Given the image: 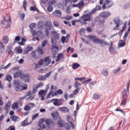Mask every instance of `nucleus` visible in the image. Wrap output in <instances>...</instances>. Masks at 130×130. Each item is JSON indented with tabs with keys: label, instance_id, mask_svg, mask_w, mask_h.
<instances>
[{
	"label": "nucleus",
	"instance_id": "obj_50",
	"mask_svg": "<svg viewBox=\"0 0 130 130\" xmlns=\"http://www.w3.org/2000/svg\"><path fill=\"white\" fill-rule=\"evenodd\" d=\"M100 98V95H99V94H95V93L93 94V99H99V98Z\"/></svg>",
	"mask_w": 130,
	"mask_h": 130
},
{
	"label": "nucleus",
	"instance_id": "obj_39",
	"mask_svg": "<svg viewBox=\"0 0 130 130\" xmlns=\"http://www.w3.org/2000/svg\"><path fill=\"white\" fill-rule=\"evenodd\" d=\"M46 123L48 125H50V124H51V123H52V121H51V119H47L46 120Z\"/></svg>",
	"mask_w": 130,
	"mask_h": 130
},
{
	"label": "nucleus",
	"instance_id": "obj_22",
	"mask_svg": "<svg viewBox=\"0 0 130 130\" xmlns=\"http://www.w3.org/2000/svg\"><path fill=\"white\" fill-rule=\"evenodd\" d=\"M73 70H77L78 68H80L81 67V65L79 64V63H73L72 65Z\"/></svg>",
	"mask_w": 130,
	"mask_h": 130
},
{
	"label": "nucleus",
	"instance_id": "obj_5",
	"mask_svg": "<svg viewBox=\"0 0 130 130\" xmlns=\"http://www.w3.org/2000/svg\"><path fill=\"white\" fill-rule=\"evenodd\" d=\"M110 16H111V13L108 11H103L99 14V17H101V18L103 19H107V18H109Z\"/></svg>",
	"mask_w": 130,
	"mask_h": 130
},
{
	"label": "nucleus",
	"instance_id": "obj_41",
	"mask_svg": "<svg viewBox=\"0 0 130 130\" xmlns=\"http://www.w3.org/2000/svg\"><path fill=\"white\" fill-rule=\"evenodd\" d=\"M47 10L49 12H52V11L53 10V8L52 7V6H49L47 7Z\"/></svg>",
	"mask_w": 130,
	"mask_h": 130
},
{
	"label": "nucleus",
	"instance_id": "obj_48",
	"mask_svg": "<svg viewBox=\"0 0 130 130\" xmlns=\"http://www.w3.org/2000/svg\"><path fill=\"white\" fill-rule=\"evenodd\" d=\"M51 43L52 45H55V44H56V40H55L54 38H51Z\"/></svg>",
	"mask_w": 130,
	"mask_h": 130
},
{
	"label": "nucleus",
	"instance_id": "obj_40",
	"mask_svg": "<svg viewBox=\"0 0 130 130\" xmlns=\"http://www.w3.org/2000/svg\"><path fill=\"white\" fill-rule=\"evenodd\" d=\"M75 83V85H74V87L75 88H79V87H80V86H81V84L79 82H78L77 81H75L74 82Z\"/></svg>",
	"mask_w": 130,
	"mask_h": 130
},
{
	"label": "nucleus",
	"instance_id": "obj_21",
	"mask_svg": "<svg viewBox=\"0 0 130 130\" xmlns=\"http://www.w3.org/2000/svg\"><path fill=\"white\" fill-rule=\"evenodd\" d=\"M101 10V6L100 5L96 6L95 8L91 11V14H94L96 13V11H99Z\"/></svg>",
	"mask_w": 130,
	"mask_h": 130
},
{
	"label": "nucleus",
	"instance_id": "obj_61",
	"mask_svg": "<svg viewBox=\"0 0 130 130\" xmlns=\"http://www.w3.org/2000/svg\"><path fill=\"white\" fill-rule=\"evenodd\" d=\"M31 109V107L29 106H26L24 107V110L25 111H28V110H30Z\"/></svg>",
	"mask_w": 130,
	"mask_h": 130
},
{
	"label": "nucleus",
	"instance_id": "obj_14",
	"mask_svg": "<svg viewBox=\"0 0 130 130\" xmlns=\"http://www.w3.org/2000/svg\"><path fill=\"white\" fill-rule=\"evenodd\" d=\"M50 61H51V60L50 59L49 56L46 57L44 59V62H45V66H46L47 67H48V66H49Z\"/></svg>",
	"mask_w": 130,
	"mask_h": 130
},
{
	"label": "nucleus",
	"instance_id": "obj_16",
	"mask_svg": "<svg viewBox=\"0 0 130 130\" xmlns=\"http://www.w3.org/2000/svg\"><path fill=\"white\" fill-rule=\"evenodd\" d=\"M21 75H23V74H22V71L18 70L14 74V78H19V77H21Z\"/></svg>",
	"mask_w": 130,
	"mask_h": 130
},
{
	"label": "nucleus",
	"instance_id": "obj_47",
	"mask_svg": "<svg viewBox=\"0 0 130 130\" xmlns=\"http://www.w3.org/2000/svg\"><path fill=\"white\" fill-rule=\"evenodd\" d=\"M49 29L48 28H46L45 30V34L46 36H48V35H49Z\"/></svg>",
	"mask_w": 130,
	"mask_h": 130
},
{
	"label": "nucleus",
	"instance_id": "obj_28",
	"mask_svg": "<svg viewBox=\"0 0 130 130\" xmlns=\"http://www.w3.org/2000/svg\"><path fill=\"white\" fill-rule=\"evenodd\" d=\"M84 5H85L84 1H81V2L77 4V7L79 8V9H81V8H82Z\"/></svg>",
	"mask_w": 130,
	"mask_h": 130
},
{
	"label": "nucleus",
	"instance_id": "obj_38",
	"mask_svg": "<svg viewBox=\"0 0 130 130\" xmlns=\"http://www.w3.org/2000/svg\"><path fill=\"white\" fill-rule=\"evenodd\" d=\"M29 27L31 29H34V28H36V23H31L29 24Z\"/></svg>",
	"mask_w": 130,
	"mask_h": 130
},
{
	"label": "nucleus",
	"instance_id": "obj_11",
	"mask_svg": "<svg viewBox=\"0 0 130 130\" xmlns=\"http://www.w3.org/2000/svg\"><path fill=\"white\" fill-rule=\"evenodd\" d=\"M105 4L106 5H109V4H110V5L107 6V9H109V8H111V7H112V6L114 5V3H113V2H111V0H105Z\"/></svg>",
	"mask_w": 130,
	"mask_h": 130
},
{
	"label": "nucleus",
	"instance_id": "obj_13",
	"mask_svg": "<svg viewBox=\"0 0 130 130\" xmlns=\"http://www.w3.org/2000/svg\"><path fill=\"white\" fill-rule=\"evenodd\" d=\"M46 29H52V23L50 21H46L45 23Z\"/></svg>",
	"mask_w": 130,
	"mask_h": 130
},
{
	"label": "nucleus",
	"instance_id": "obj_27",
	"mask_svg": "<svg viewBox=\"0 0 130 130\" xmlns=\"http://www.w3.org/2000/svg\"><path fill=\"white\" fill-rule=\"evenodd\" d=\"M15 91L16 92H21L22 91V86L21 85H18L15 87Z\"/></svg>",
	"mask_w": 130,
	"mask_h": 130
},
{
	"label": "nucleus",
	"instance_id": "obj_29",
	"mask_svg": "<svg viewBox=\"0 0 130 130\" xmlns=\"http://www.w3.org/2000/svg\"><path fill=\"white\" fill-rule=\"evenodd\" d=\"M91 13H87V14L83 15L81 16V19H84V18H90L91 17Z\"/></svg>",
	"mask_w": 130,
	"mask_h": 130
},
{
	"label": "nucleus",
	"instance_id": "obj_57",
	"mask_svg": "<svg viewBox=\"0 0 130 130\" xmlns=\"http://www.w3.org/2000/svg\"><path fill=\"white\" fill-rule=\"evenodd\" d=\"M72 19H73V16H67L65 17V20L67 21H70V20H72Z\"/></svg>",
	"mask_w": 130,
	"mask_h": 130
},
{
	"label": "nucleus",
	"instance_id": "obj_63",
	"mask_svg": "<svg viewBox=\"0 0 130 130\" xmlns=\"http://www.w3.org/2000/svg\"><path fill=\"white\" fill-rule=\"evenodd\" d=\"M20 39H21V38H20V36H17L15 37L14 42H16V41H20Z\"/></svg>",
	"mask_w": 130,
	"mask_h": 130
},
{
	"label": "nucleus",
	"instance_id": "obj_51",
	"mask_svg": "<svg viewBox=\"0 0 130 130\" xmlns=\"http://www.w3.org/2000/svg\"><path fill=\"white\" fill-rule=\"evenodd\" d=\"M66 38L64 36H62L61 38V41L62 43H64V42H68V41H66Z\"/></svg>",
	"mask_w": 130,
	"mask_h": 130
},
{
	"label": "nucleus",
	"instance_id": "obj_8",
	"mask_svg": "<svg viewBox=\"0 0 130 130\" xmlns=\"http://www.w3.org/2000/svg\"><path fill=\"white\" fill-rule=\"evenodd\" d=\"M37 38H36V40L40 41V39H42L44 38V35L41 31H37L36 34Z\"/></svg>",
	"mask_w": 130,
	"mask_h": 130
},
{
	"label": "nucleus",
	"instance_id": "obj_44",
	"mask_svg": "<svg viewBox=\"0 0 130 130\" xmlns=\"http://www.w3.org/2000/svg\"><path fill=\"white\" fill-rule=\"evenodd\" d=\"M58 124L60 126V127H63V123H62L61 120H60L58 121Z\"/></svg>",
	"mask_w": 130,
	"mask_h": 130
},
{
	"label": "nucleus",
	"instance_id": "obj_59",
	"mask_svg": "<svg viewBox=\"0 0 130 130\" xmlns=\"http://www.w3.org/2000/svg\"><path fill=\"white\" fill-rule=\"evenodd\" d=\"M62 110L63 111H67V112H70V109L67 107H63L62 108Z\"/></svg>",
	"mask_w": 130,
	"mask_h": 130
},
{
	"label": "nucleus",
	"instance_id": "obj_3",
	"mask_svg": "<svg viewBox=\"0 0 130 130\" xmlns=\"http://www.w3.org/2000/svg\"><path fill=\"white\" fill-rule=\"evenodd\" d=\"M11 24H12V22H11V17L6 15L5 17L4 20L1 22V26L3 28H8Z\"/></svg>",
	"mask_w": 130,
	"mask_h": 130
},
{
	"label": "nucleus",
	"instance_id": "obj_7",
	"mask_svg": "<svg viewBox=\"0 0 130 130\" xmlns=\"http://www.w3.org/2000/svg\"><path fill=\"white\" fill-rule=\"evenodd\" d=\"M129 84H130V80L128 81L127 83V89L124 88L123 90L122 91V100H124V98L125 96H126V93H127V91H128L129 89Z\"/></svg>",
	"mask_w": 130,
	"mask_h": 130
},
{
	"label": "nucleus",
	"instance_id": "obj_56",
	"mask_svg": "<svg viewBox=\"0 0 130 130\" xmlns=\"http://www.w3.org/2000/svg\"><path fill=\"white\" fill-rule=\"evenodd\" d=\"M37 86V88H39L40 87H43V83L42 82H40L39 84L36 85Z\"/></svg>",
	"mask_w": 130,
	"mask_h": 130
},
{
	"label": "nucleus",
	"instance_id": "obj_31",
	"mask_svg": "<svg viewBox=\"0 0 130 130\" xmlns=\"http://www.w3.org/2000/svg\"><path fill=\"white\" fill-rule=\"evenodd\" d=\"M10 118H12V120L13 121H15V122L18 121V119H19L18 117L17 116H13L12 117V116H11Z\"/></svg>",
	"mask_w": 130,
	"mask_h": 130
},
{
	"label": "nucleus",
	"instance_id": "obj_6",
	"mask_svg": "<svg viewBox=\"0 0 130 130\" xmlns=\"http://www.w3.org/2000/svg\"><path fill=\"white\" fill-rule=\"evenodd\" d=\"M20 78L24 80L25 83H30V80H31V77L28 74H22L20 75Z\"/></svg>",
	"mask_w": 130,
	"mask_h": 130
},
{
	"label": "nucleus",
	"instance_id": "obj_30",
	"mask_svg": "<svg viewBox=\"0 0 130 130\" xmlns=\"http://www.w3.org/2000/svg\"><path fill=\"white\" fill-rule=\"evenodd\" d=\"M75 80L76 81H80V82H82L83 81H84V80H86V77H83L81 78L77 77V78H75Z\"/></svg>",
	"mask_w": 130,
	"mask_h": 130
},
{
	"label": "nucleus",
	"instance_id": "obj_34",
	"mask_svg": "<svg viewBox=\"0 0 130 130\" xmlns=\"http://www.w3.org/2000/svg\"><path fill=\"white\" fill-rule=\"evenodd\" d=\"M23 7L26 12L27 11V1L25 0L23 1Z\"/></svg>",
	"mask_w": 130,
	"mask_h": 130
},
{
	"label": "nucleus",
	"instance_id": "obj_49",
	"mask_svg": "<svg viewBox=\"0 0 130 130\" xmlns=\"http://www.w3.org/2000/svg\"><path fill=\"white\" fill-rule=\"evenodd\" d=\"M81 40L84 43H86V44H87L89 45L90 44V43L88 42V41L86 40L84 38H81Z\"/></svg>",
	"mask_w": 130,
	"mask_h": 130
},
{
	"label": "nucleus",
	"instance_id": "obj_4",
	"mask_svg": "<svg viewBox=\"0 0 130 130\" xmlns=\"http://www.w3.org/2000/svg\"><path fill=\"white\" fill-rule=\"evenodd\" d=\"M114 22L116 26L114 27L113 30H119L118 28L120 27V18L116 17L114 19Z\"/></svg>",
	"mask_w": 130,
	"mask_h": 130
},
{
	"label": "nucleus",
	"instance_id": "obj_42",
	"mask_svg": "<svg viewBox=\"0 0 130 130\" xmlns=\"http://www.w3.org/2000/svg\"><path fill=\"white\" fill-rule=\"evenodd\" d=\"M53 25L55 26V27H59V22L58 21H54L53 22Z\"/></svg>",
	"mask_w": 130,
	"mask_h": 130
},
{
	"label": "nucleus",
	"instance_id": "obj_53",
	"mask_svg": "<svg viewBox=\"0 0 130 130\" xmlns=\"http://www.w3.org/2000/svg\"><path fill=\"white\" fill-rule=\"evenodd\" d=\"M47 44V41L44 40L42 43V47H45L46 45Z\"/></svg>",
	"mask_w": 130,
	"mask_h": 130
},
{
	"label": "nucleus",
	"instance_id": "obj_12",
	"mask_svg": "<svg viewBox=\"0 0 130 130\" xmlns=\"http://www.w3.org/2000/svg\"><path fill=\"white\" fill-rule=\"evenodd\" d=\"M33 50V47L28 46H27L24 51V54H28L30 51Z\"/></svg>",
	"mask_w": 130,
	"mask_h": 130
},
{
	"label": "nucleus",
	"instance_id": "obj_18",
	"mask_svg": "<svg viewBox=\"0 0 130 130\" xmlns=\"http://www.w3.org/2000/svg\"><path fill=\"white\" fill-rule=\"evenodd\" d=\"M31 123V122L28 123V118H26L21 123L22 126H27V125H29Z\"/></svg>",
	"mask_w": 130,
	"mask_h": 130
},
{
	"label": "nucleus",
	"instance_id": "obj_24",
	"mask_svg": "<svg viewBox=\"0 0 130 130\" xmlns=\"http://www.w3.org/2000/svg\"><path fill=\"white\" fill-rule=\"evenodd\" d=\"M3 42L5 44H7L9 42V37L5 36L3 37Z\"/></svg>",
	"mask_w": 130,
	"mask_h": 130
},
{
	"label": "nucleus",
	"instance_id": "obj_46",
	"mask_svg": "<svg viewBox=\"0 0 130 130\" xmlns=\"http://www.w3.org/2000/svg\"><path fill=\"white\" fill-rule=\"evenodd\" d=\"M67 120L68 121H69V122H72V121H73V118H72V117L70 116V115H68L67 116Z\"/></svg>",
	"mask_w": 130,
	"mask_h": 130
},
{
	"label": "nucleus",
	"instance_id": "obj_64",
	"mask_svg": "<svg viewBox=\"0 0 130 130\" xmlns=\"http://www.w3.org/2000/svg\"><path fill=\"white\" fill-rule=\"evenodd\" d=\"M16 128H15V126L14 125L10 126L7 130H15Z\"/></svg>",
	"mask_w": 130,
	"mask_h": 130
},
{
	"label": "nucleus",
	"instance_id": "obj_52",
	"mask_svg": "<svg viewBox=\"0 0 130 130\" xmlns=\"http://www.w3.org/2000/svg\"><path fill=\"white\" fill-rule=\"evenodd\" d=\"M43 62H44V60L43 59H41L38 62L39 66H43Z\"/></svg>",
	"mask_w": 130,
	"mask_h": 130
},
{
	"label": "nucleus",
	"instance_id": "obj_26",
	"mask_svg": "<svg viewBox=\"0 0 130 130\" xmlns=\"http://www.w3.org/2000/svg\"><path fill=\"white\" fill-rule=\"evenodd\" d=\"M109 51H110V53L113 54L115 52V48L113 47L110 46Z\"/></svg>",
	"mask_w": 130,
	"mask_h": 130
},
{
	"label": "nucleus",
	"instance_id": "obj_25",
	"mask_svg": "<svg viewBox=\"0 0 130 130\" xmlns=\"http://www.w3.org/2000/svg\"><path fill=\"white\" fill-rule=\"evenodd\" d=\"M12 76L11 75H7L5 78V81H8V82H11L12 81Z\"/></svg>",
	"mask_w": 130,
	"mask_h": 130
},
{
	"label": "nucleus",
	"instance_id": "obj_15",
	"mask_svg": "<svg viewBox=\"0 0 130 130\" xmlns=\"http://www.w3.org/2000/svg\"><path fill=\"white\" fill-rule=\"evenodd\" d=\"M95 21L99 22L100 25H103L104 23H105V19H102L100 17H96L95 18Z\"/></svg>",
	"mask_w": 130,
	"mask_h": 130
},
{
	"label": "nucleus",
	"instance_id": "obj_1",
	"mask_svg": "<svg viewBox=\"0 0 130 130\" xmlns=\"http://www.w3.org/2000/svg\"><path fill=\"white\" fill-rule=\"evenodd\" d=\"M88 38L89 39H91L92 41L95 44H100L101 46H103V45H105V46H107L108 45H110V44L107 42V41H105L104 40H101L97 38L96 36H88Z\"/></svg>",
	"mask_w": 130,
	"mask_h": 130
},
{
	"label": "nucleus",
	"instance_id": "obj_37",
	"mask_svg": "<svg viewBox=\"0 0 130 130\" xmlns=\"http://www.w3.org/2000/svg\"><path fill=\"white\" fill-rule=\"evenodd\" d=\"M64 54L62 53H59L58 55H57V57L60 59H63V58H64V56H63Z\"/></svg>",
	"mask_w": 130,
	"mask_h": 130
},
{
	"label": "nucleus",
	"instance_id": "obj_60",
	"mask_svg": "<svg viewBox=\"0 0 130 130\" xmlns=\"http://www.w3.org/2000/svg\"><path fill=\"white\" fill-rule=\"evenodd\" d=\"M97 82L96 81H92L89 83V87H92V86H94L95 84H96Z\"/></svg>",
	"mask_w": 130,
	"mask_h": 130
},
{
	"label": "nucleus",
	"instance_id": "obj_2",
	"mask_svg": "<svg viewBox=\"0 0 130 130\" xmlns=\"http://www.w3.org/2000/svg\"><path fill=\"white\" fill-rule=\"evenodd\" d=\"M44 54V52L41 48H39L37 50H35L31 52V57L35 59L39 58V57H40V56Z\"/></svg>",
	"mask_w": 130,
	"mask_h": 130
},
{
	"label": "nucleus",
	"instance_id": "obj_20",
	"mask_svg": "<svg viewBox=\"0 0 130 130\" xmlns=\"http://www.w3.org/2000/svg\"><path fill=\"white\" fill-rule=\"evenodd\" d=\"M11 105H12V103L11 101H9L4 107L5 110L8 111V110H9V108L11 107Z\"/></svg>",
	"mask_w": 130,
	"mask_h": 130
},
{
	"label": "nucleus",
	"instance_id": "obj_17",
	"mask_svg": "<svg viewBox=\"0 0 130 130\" xmlns=\"http://www.w3.org/2000/svg\"><path fill=\"white\" fill-rule=\"evenodd\" d=\"M5 45H4V43L0 41V51L1 53H4V52H5Z\"/></svg>",
	"mask_w": 130,
	"mask_h": 130
},
{
	"label": "nucleus",
	"instance_id": "obj_36",
	"mask_svg": "<svg viewBox=\"0 0 130 130\" xmlns=\"http://www.w3.org/2000/svg\"><path fill=\"white\" fill-rule=\"evenodd\" d=\"M39 125L40 127H41V128H43V129L46 128V126H45V125H44L42 122H40L39 123Z\"/></svg>",
	"mask_w": 130,
	"mask_h": 130
},
{
	"label": "nucleus",
	"instance_id": "obj_43",
	"mask_svg": "<svg viewBox=\"0 0 130 130\" xmlns=\"http://www.w3.org/2000/svg\"><path fill=\"white\" fill-rule=\"evenodd\" d=\"M44 94H45V91L43 90H41L39 92V95H40V96H43V95H44Z\"/></svg>",
	"mask_w": 130,
	"mask_h": 130
},
{
	"label": "nucleus",
	"instance_id": "obj_62",
	"mask_svg": "<svg viewBox=\"0 0 130 130\" xmlns=\"http://www.w3.org/2000/svg\"><path fill=\"white\" fill-rule=\"evenodd\" d=\"M20 18H21V20L22 21H24V19H25V14L22 13V14H20Z\"/></svg>",
	"mask_w": 130,
	"mask_h": 130
},
{
	"label": "nucleus",
	"instance_id": "obj_35",
	"mask_svg": "<svg viewBox=\"0 0 130 130\" xmlns=\"http://www.w3.org/2000/svg\"><path fill=\"white\" fill-rule=\"evenodd\" d=\"M128 34H129L128 31H127L125 33V34L123 37L124 41H126V38L128 36Z\"/></svg>",
	"mask_w": 130,
	"mask_h": 130
},
{
	"label": "nucleus",
	"instance_id": "obj_19",
	"mask_svg": "<svg viewBox=\"0 0 130 130\" xmlns=\"http://www.w3.org/2000/svg\"><path fill=\"white\" fill-rule=\"evenodd\" d=\"M51 115L53 117L54 119H57L58 117H59V114L58 112L52 113Z\"/></svg>",
	"mask_w": 130,
	"mask_h": 130
},
{
	"label": "nucleus",
	"instance_id": "obj_54",
	"mask_svg": "<svg viewBox=\"0 0 130 130\" xmlns=\"http://www.w3.org/2000/svg\"><path fill=\"white\" fill-rule=\"evenodd\" d=\"M13 109H15V108H18V103H14L12 105Z\"/></svg>",
	"mask_w": 130,
	"mask_h": 130
},
{
	"label": "nucleus",
	"instance_id": "obj_32",
	"mask_svg": "<svg viewBox=\"0 0 130 130\" xmlns=\"http://www.w3.org/2000/svg\"><path fill=\"white\" fill-rule=\"evenodd\" d=\"M53 33V36L55 38V39H58L59 36H58V34L56 31H52Z\"/></svg>",
	"mask_w": 130,
	"mask_h": 130
},
{
	"label": "nucleus",
	"instance_id": "obj_9",
	"mask_svg": "<svg viewBox=\"0 0 130 130\" xmlns=\"http://www.w3.org/2000/svg\"><path fill=\"white\" fill-rule=\"evenodd\" d=\"M52 15L57 18H60V16L62 15L61 11H60V10H56L53 12Z\"/></svg>",
	"mask_w": 130,
	"mask_h": 130
},
{
	"label": "nucleus",
	"instance_id": "obj_10",
	"mask_svg": "<svg viewBox=\"0 0 130 130\" xmlns=\"http://www.w3.org/2000/svg\"><path fill=\"white\" fill-rule=\"evenodd\" d=\"M64 102V100L62 99H58L57 102L54 103L55 106H60V105H62L63 103Z\"/></svg>",
	"mask_w": 130,
	"mask_h": 130
},
{
	"label": "nucleus",
	"instance_id": "obj_58",
	"mask_svg": "<svg viewBox=\"0 0 130 130\" xmlns=\"http://www.w3.org/2000/svg\"><path fill=\"white\" fill-rule=\"evenodd\" d=\"M37 89H38V88H37V86H36V87H35L33 89L32 91H31L32 94H34V93H36L37 92V91H38Z\"/></svg>",
	"mask_w": 130,
	"mask_h": 130
},
{
	"label": "nucleus",
	"instance_id": "obj_55",
	"mask_svg": "<svg viewBox=\"0 0 130 130\" xmlns=\"http://www.w3.org/2000/svg\"><path fill=\"white\" fill-rule=\"evenodd\" d=\"M63 69H64L63 66H62L61 68H59L58 69V73H63Z\"/></svg>",
	"mask_w": 130,
	"mask_h": 130
},
{
	"label": "nucleus",
	"instance_id": "obj_23",
	"mask_svg": "<svg viewBox=\"0 0 130 130\" xmlns=\"http://www.w3.org/2000/svg\"><path fill=\"white\" fill-rule=\"evenodd\" d=\"M102 75H104L105 77H107L108 76L109 73L108 71H107V69L106 70H103L101 72Z\"/></svg>",
	"mask_w": 130,
	"mask_h": 130
},
{
	"label": "nucleus",
	"instance_id": "obj_33",
	"mask_svg": "<svg viewBox=\"0 0 130 130\" xmlns=\"http://www.w3.org/2000/svg\"><path fill=\"white\" fill-rule=\"evenodd\" d=\"M80 90H81V87H78L77 88L75 89L73 91L74 95H77V94L80 92Z\"/></svg>",
	"mask_w": 130,
	"mask_h": 130
},
{
	"label": "nucleus",
	"instance_id": "obj_45",
	"mask_svg": "<svg viewBox=\"0 0 130 130\" xmlns=\"http://www.w3.org/2000/svg\"><path fill=\"white\" fill-rule=\"evenodd\" d=\"M65 127L67 129L69 130V129H71V124L67 123L65 124Z\"/></svg>",
	"mask_w": 130,
	"mask_h": 130
}]
</instances>
